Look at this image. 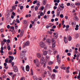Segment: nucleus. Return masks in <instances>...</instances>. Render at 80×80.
I'll return each instance as SVG.
<instances>
[{
  "mask_svg": "<svg viewBox=\"0 0 80 80\" xmlns=\"http://www.w3.org/2000/svg\"><path fill=\"white\" fill-rule=\"evenodd\" d=\"M58 33L57 32L53 33V37L54 39L57 40V38H58Z\"/></svg>",
  "mask_w": 80,
  "mask_h": 80,
  "instance_id": "1",
  "label": "nucleus"
},
{
  "mask_svg": "<svg viewBox=\"0 0 80 80\" xmlns=\"http://www.w3.org/2000/svg\"><path fill=\"white\" fill-rule=\"evenodd\" d=\"M45 58L43 57H42L40 59V63L42 65H43L44 63H45Z\"/></svg>",
  "mask_w": 80,
  "mask_h": 80,
  "instance_id": "2",
  "label": "nucleus"
},
{
  "mask_svg": "<svg viewBox=\"0 0 80 80\" xmlns=\"http://www.w3.org/2000/svg\"><path fill=\"white\" fill-rule=\"evenodd\" d=\"M39 45L41 48H44L45 47V43H44L43 42H40L39 43Z\"/></svg>",
  "mask_w": 80,
  "mask_h": 80,
  "instance_id": "3",
  "label": "nucleus"
},
{
  "mask_svg": "<svg viewBox=\"0 0 80 80\" xmlns=\"http://www.w3.org/2000/svg\"><path fill=\"white\" fill-rule=\"evenodd\" d=\"M24 53L25 51H22L20 56V58H22V59H23V58L24 57Z\"/></svg>",
  "mask_w": 80,
  "mask_h": 80,
  "instance_id": "4",
  "label": "nucleus"
},
{
  "mask_svg": "<svg viewBox=\"0 0 80 80\" xmlns=\"http://www.w3.org/2000/svg\"><path fill=\"white\" fill-rule=\"evenodd\" d=\"M30 45V42L29 41L26 42L25 44L23 46V48H25L26 46H28Z\"/></svg>",
  "mask_w": 80,
  "mask_h": 80,
  "instance_id": "5",
  "label": "nucleus"
},
{
  "mask_svg": "<svg viewBox=\"0 0 80 80\" xmlns=\"http://www.w3.org/2000/svg\"><path fill=\"white\" fill-rule=\"evenodd\" d=\"M23 33H24L23 30V29H22L20 33V37H23Z\"/></svg>",
  "mask_w": 80,
  "mask_h": 80,
  "instance_id": "6",
  "label": "nucleus"
},
{
  "mask_svg": "<svg viewBox=\"0 0 80 80\" xmlns=\"http://www.w3.org/2000/svg\"><path fill=\"white\" fill-rule=\"evenodd\" d=\"M35 65L37 67H40V62L39 61H37Z\"/></svg>",
  "mask_w": 80,
  "mask_h": 80,
  "instance_id": "7",
  "label": "nucleus"
},
{
  "mask_svg": "<svg viewBox=\"0 0 80 80\" xmlns=\"http://www.w3.org/2000/svg\"><path fill=\"white\" fill-rule=\"evenodd\" d=\"M36 56L38 58H41V57H42V56L41 55V54L39 53H37L36 54Z\"/></svg>",
  "mask_w": 80,
  "mask_h": 80,
  "instance_id": "8",
  "label": "nucleus"
},
{
  "mask_svg": "<svg viewBox=\"0 0 80 80\" xmlns=\"http://www.w3.org/2000/svg\"><path fill=\"white\" fill-rule=\"evenodd\" d=\"M59 10H63V8H64V6H62L61 4H59Z\"/></svg>",
  "mask_w": 80,
  "mask_h": 80,
  "instance_id": "9",
  "label": "nucleus"
},
{
  "mask_svg": "<svg viewBox=\"0 0 80 80\" xmlns=\"http://www.w3.org/2000/svg\"><path fill=\"white\" fill-rule=\"evenodd\" d=\"M15 72H18V68L17 67V66H14L13 68Z\"/></svg>",
  "mask_w": 80,
  "mask_h": 80,
  "instance_id": "10",
  "label": "nucleus"
},
{
  "mask_svg": "<svg viewBox=\"0 0 80 80\" xmlns=\"http://www.w3.org/2000/svg\"><path fill=\"white\" fill-rule=\"evenodd\" d=\"M26 69L27 72H29V70H30V67H29V66L27 65L26 66Z\"/></svg>",
  "mask_w": 80,
  "mask_h": 80,
  "instance_id": "11",
  "label": "nucleus"
},
{
  "mask_svg": "<svg viewBox=\"0 0 80 80\" xmlns=\"http://www.w3.org/2000/svg\"><path fill=\"white\" fill-rule=\"evenodd\" d=\"M64 40L65 43H67L68 42V39H67V38L64 37Z\"/></svg>",
  "mask_w": 80,
  "mask_h": 80,
  "instance_id": "12",
  "label": "nucleus"
},
{
  "mask_svg": "<svg viewBox=\"0 0 80 80\" xmlns=\"http://www.w3.org/2000/svg\"><path fill=\"white\" fill-rule=\"evenodd\" d=\"M74 20H75L76 21H78V18L77 16H75L74 18Z\"/></svg>",
  "mask_w": 80,
  "mask_h": 80,
  "instance_id": "13",
  "label": "nucleus"
},
{
  "mask_svg": "<svg viewBox=\"0 0 80 80\" xmlns=\"http://www.w3.org/2000/svg\"><path fill=\"white\" fill-rule=\"evenodd\" d=\"M52 43H56V41L55 40V38H52Z\"/></svg>",
  "mask_w": 80,
  "mask_h": 80,
  "instance_id": "14",
  "label": "nucleus"
},
{
  "mask_svg": "<svg viewBox=\"0 0 80 80\" xmlns=\"http://www.w3.org/2000/svg\"><path fill=\"white\" fill-rule=\"evenodd\" d=\"M46 42L49 43H50L51 42H52V41L50 40V39H48L46 40Z\"/></svg>",
  "mask_w": 80,
  "mask_h": 80,
  "instance_id": "15",
  "label": "nucleus"
},
{
  "mask_svg": "<svg viewBox=\"0 0 80 80\" xmlns=\"http://www.w3.org/2000/svg\"><path fill=\"white\" fill-rule=\"evenodd\" d=\"M9 58H10L11 60H13L14 59V57L13 56H9Z\"/></svg>",
  "mask_w": 80,
  "mask_h": 80,
  "instance_id": "16",
  "label": "nucleus"
},
{
  "mask_svg": "<svg viewBox=\"0 0 80 80\" xmlns=\"http://www.w3.org/2000/svg\"><path fill=\"white\" fill-rule=\"evenodd\" d=\"M37 5L38 7H40V2L39 1H37Z\"/></svg>",
  "mask_w": 80,
  "mask_h": 80,
  "instance_id": "17",
  "label": "nucleus"
},
{
  "mask_svg": "<svg viewBox=\"0 0 80 80\" xmlns=\"http://www.w3.org/2000/svg\"><path fill=\"white\" fill-rule=\"evenodd\" d=\"M68 39L69 41H71V40H72V37L70 36H68Z\"/></svg>",
  "mask_w": 80,
  "mask_h": 80,
  "instance_id": "18",
  "label": "nucleus"
},
{
  "mask_svg": "<svg viewBox=\"0 0 80 80\" xmlns=\"http://www.w3.org/2000/svg\"><path fill=\"white\" fill-rule=\"evenodd\" d=\"M78 27H79L78 25H77L76 26V28H75V30H78Z\"/></svg>",
  "mask_w": 80,
  "mask_h": 80,
  "instance_id": "19",
  "label": "nucleus"
},
{
  "mask_svg": "<svg viewBox=\"0 0 80 80\" xmlns=\"http://www.w3.org/2000/svg\"><path fill=\"white\" fill-rule=\"evenodd\" d=\"M75 5H76V6H80V3L76 2L75 3Z\"/></svg>",
  "mask_w": 80,
  "mask_h": 80,
  "instance_id": "20",
  "label": "nucleus"
},
{
  "mask_svg": "<svg viewBox=\"0 0 80 80\" xmlns=\"http://www.w3.org/2000/svg\"><path fill=\"white\" fill-rule=\"evenodd\" d=\"M46 2H47V0H43L42 1V3L43 5H45L46 4Z\"/></svg>",
  "mask_w": 80,
  "mask_h": 80,
  "instance_id": "21",
  "label": "nucleus"
},
{
  "mask_svg": "<svg viewBox=\"0 0 80 80\" xmlns=\"http://www.w3.org/2000/svg\"><path fill=\"white\" fill-rule=\"evenodd\" d=\"M11 28L12 29V30H10L11 32H13V30H15V28H14L13 26H12Z\"/></svg>",
  "mask_w": 80,
  "mask_h": 80,
  "instance_id": "22",
  "label": "nucleus"
},
{
  "mask_svg": "<svg viewBox=\"0 0 80 80\" xmlns=\"http://www.w3.org/2000/svg\"><path fill=\"white\" fill-rule=\"evenodd\" d=\"M57 59L59 64H60V60H61L60 58H58Z\"/></svg>",
  "mask_w": 80,
  "mask_h": 80,
  "instance_id": "23",
  "label": "nucleus"
},
{
  "mask_svg": "<svg viewBox=\"0 0 80 80\" xmlns=\"http://www.w3.org/2000/svg\"><path fill=\"white\" fill-rule=\"evenodd\" d=\"M53 62L52 61L49 62H48V64L49 65H52V64H53Z\"/></svg>",
  "mask_w": 80,
  "mask_h": 80,
  "instance_id": "24",
  "label": "nucleus"
},
{
  "mask_svg": "<svg viewBox=\"0 0 80 80\" xmlns=\"http://www.w3.org/2000/svg\"><path fill=\"white\" fill-rule=\"evenodd\" d=\"M43 55H47V51H44L43 52Z\"/></svg>",
  "mask_w": 80,
  "mask_h": 80,
  "instance_id": "25",
  "label": "nucleus"
},
{
  "mask_svg": "<svg viewBox=\"0 0 80 80\" xmlns=\"http://www.w3.org/2000/svg\"><path fill=\"white\" fill-rule=\"evenodd\" d=\"M16 23H20V21H19V19H16Z\"/></svg>",
  "mask_w": 80,
  "mask_h": 80,
  "instance_id": "26",
  "label": "nucleus"
},
{
  "mask_svg": "<svg viewBox=\"0 0 80 80\" xmlns=\"http://www.w3.org/2000/svg\"><path fill=\"white\" fill-rule=\"evenodd\" d=\"M47 68L51 72H52V69L50 67H49V66H47Z\"/></svg>",
  "mask_w": 80,
  "mask_h": 80,
  "instance_id": "27",
  "label": "nucleus"
},
{
  "mask_svg": "<svg viewBox=\"0 0 80 80\" xmlns=\"http://www.w3.org/2000/svg\"><path fill=\"white\" fill-rule=\"evenodd\" d=\"M70 6L71 7H72V8H74L75 6V4L73 3H72L70 5Z\"/></svg>",
  "mask_w": 80,
  "mask_h": 80,
  "instance_id": "28",
  "label": "nucleus"
},
{
  "mask_svg": "<svg viewBox=\"0 0 80 80\" xmlns=\"http://www.w3.org/2000/svg\"><path fill=\"white\" fill-rule=\"evenodd\" d=\"M60 12H57L56 16L57 17H58L59 16V15H60Z\"/></svg>",
  "mask_w": 80,
  "mask_h": 80,
  "instance_id": "29",
  "label": "nucleus"
},
{
  "mask_svg": "<svg viewBox=\"0 0 80 80\" xmlns=\"http://www.w3.org/2000/svg\"><path fill=\"white\" fill-rule=\"evenodd\" d=\"M27 23V20H24L23 21V24H26Z\"/></svg>",
  "mask_w": 80,
  "mask_h": 80,
  "instance_id": "30",
  "label": "nucleus"
},
{
  "mask_svg": "<svg viewBox=\"0 0 80 80\" xmlns=\"http://www.w3.org/2000/svg\"><path fill=\"white\" fill-rule=\"evenodd\" d=\"M38 6H36L35 8V11H37V10H38Z\"/></svg>",
  "mask_w": 80,
  "mask_h": 80,
  "instance_id": "31",
  "label": "nucleus"
},
{
  "mask_svg": "<svg viewBox=\"0 0 80 80\" xmlns=\"http://www.w3.org/2000/svg\"><path fill=\"white\" fill-rule=\"evenodd\" d=\"M52 48H55V47L56 45L55 43H52Z\"/></svg>",
  "mask_w": 80,
  "mask_h": 80,
  "instance_id": "32",
  "label": "nucleus"
},
{
  "mask_svg": "<svg viewBox=\"0 0 80 80\" xmlns=\"http://www.w3.org/2000/svg\"><path fill=\"white\" fill-rule=\"evenodd\" d=\"M78 37H79V34H76V36H75V38H78Z\"/></svg>",
  "mask_w": 80,
  "mask_h": 80,
  "instance_id": "33",
  "label": "nucleus"
},
{
  "mask_svg": "<svg viewBox=\"0 0 80 80\" xmlns=\"http://www.w3.org/2000/svg\"><path fill=\"white\" fill-rule=\"evenodd\" d=\"M76 47H79L80 46V44H77L76 45Z\"/></svg>",
  "mask_w": 80,
  "mask_h": 80,
  "instance_id": "34",
  "label": "nucleus"
},
{
  "mask_svg": "<svg viewBox=\"0 0 80 80\" xmlns=\"http://www.w3.org/2000/svg\"><path fill=\"white\" fill-rule=\"evenodd\" d=\"M1 44L2 46H3V45H4V44H5V42H3V41H2V42H1Z\"/></svg>",
  "mask_w": 80,
  "mask_h": 80,
  "instance_id": "35",
  "label": "nucleus"
},
{
  "mask_svg": "<svg viewBox=\"0 0 80 80\" xmlns=\"http://www.w3.org/2000/svg\"><path fill=\"white\" fill-rule=\"evenodd\" d=\"M53 71L54 73H57V71L55 69H53Z\"/></svg>",
  "mask_w": 80,
  "mask_h": 80,
  "instance_id": "36",
  "label": "nucleus"
},
{
  "mask_svg": "<svg viewBox=\"0 0 80 80\" xmlns=\"http://www.w3.org/2000/svg\"><path fill=\"white\" fill-rule=\"evenodd\" d=\"M43 13L42 12H41L40 13V15L42 17V16H43Z\"/></svg>",
  "mask_w": 80,
  "mask_h": 80,
  "instance_id": "37",
  "label": "nucleus"
},
{
  "mask_svg": "<svg viewBox=\"0 0 80 80\" xmlns=\"http://www.w3.org/2000/svg\"><path fill=\"white\" fill-rule=\"evenodd\" d=\"M37 2H38L37 0H36L34 1L33 2V4H35L36 3H37Z\"/></svg>",
  "mask_w": 80,
  "mask_h": 80,
  "instance_id": "38",
  "label": "nucleus"
},
{
  "mask_svg": "<svg viewBox=\"0 0 80 80\" xmlns=\"http://www.w3.org/2000/svg\"><path fill=\"white\" fill-rule=\"evenodd\" d=\"M61 68L63 70H66V69H65L66 68L65 67H62V66H61Z\"/></svg>",
  "mask_w": 80,
  "mask_h": 80,
  "instance_id": "39",
  "label": "nucleus"
},
{
  "mask_svg": "<svg viewBox=\"0 0 80 80\" xmlns=\"http://www.w3.org/2000/svg\"><path fill=\"white\" fill-rule=\"evenodd\" d=\"M31 23L33 25H35V22L33 21H31Z\"/></svg>",
  "mask_w": 80,
  "mask_h": 80,
  "instance_id": "40",
  "label": "nucleus"
},
{
  "mask_svg": "<svg viewBox=\"0 0 80 80\" xmlns=\"http://www.w3.org/2000/svg\"><path fill=\"white\" fill-rule=\"evenodd\" d=\"M1 32V33H3V32H4V31L3 30V28H1L0 30Z\"/></svg>",
  "mask_w": 80,
  "mask_h": 80,
  "instance_id": "41",
  "label": "nucleus"
},
{
  "mask_svg": "<svg viewBox=\"0 0 80 80\" xmlns=\"http://www.w3.org/2000/svg\"><path fill=\"white\" fill-rule=\"evenodd\" d=\"M12 8L13 10H15V9H16V7H15V6H13L12 7Z\"/></svg>",
  "mask_w": 80,
  "mask_h": 80,
  "instance_id": "42",
  "label": "nucleus"
},
{
  "mask_svg": "<svg viewBox=\"0 0 80 80\" xmlns=\"http://www.w3.org/2000/svg\"><path fill=\"white\" fill-rule=\"evenodd\" d=\"M20 10H23V6H21L20 7Z\"/></svg>",
  "mask_w": 80,
  "mask_h": 80,
  "instance_id": "43",
  "label": "nucleus"
},
{
  "mask_svg": "<svg viewBox=\"0 0 80 80\" xmlns=\"http://www.w3.org/2000/svg\"><path fill=\"white\" fill-rule=\"evenodd\" d=\"M61 12V10H59V9L58 8L57 9V12H59L60 13V12Z\"/></svg>",
  "mask_w": 80,
  "mask_h": 80,
  "instance_id": "44",
  "label": "nucleus"
},
{
  "mask_svg": "<svg viewBox=\"0 0 80 80\" xmlns=\"http://www.w3.org/2000/svg\"><path fill=\"white\" fill-rule=\"evenodd\" d=\"M7 48L8 50H10V46H8L7 47Z\"/></svg>",
  "mask_w": 80,
  "mask_h": 80,
  "instance_id": "45",
  "label": "nucleus"
},
{
  "mask_svg": "<svg viewBox=\"0 0 80 80\" xmlns=\"http://www.w3.org/2000/svg\"><path fill=\"white\" fill-rule=\"evenodd\" d=\"M60 17L61 18H63V15L62 14L60 15Z\"/></svg>",
  "mask_w": 80,
  "mask_h": 80,
  "instance_id": "46",
  "label": "nucleus"
},
{
  "mask_svg": "<svg viewBox=\"0 0 80 80\" xmlns=\"http://www.w3.org/2000/svg\"><path fill=\"white\" fill-rule=\"evenodd\" d=\"M20 80H25V77H22L20 79Z\"/></svg>",
  "mask_w": 80,
  "mask_h": 80,
  "instance_id": "47",
  "label": "nucleus"
},
{
  "mask_svg": "<svg viewBox=\"0 0 80 80\" xmlns=\"http://www.w3.org/2000/svg\"><path fill=\"white\" fill-rule=\"evenodd\" d=\"M52 27V26L47 25L46 26V28H49V27Z\"/></svg>",
  "mask_w": 80,
  "mask_h": 80,
  "instance_id": "48",
  "label": "nucleus"
},
{
  "mask_svg": "<svg viewBox=\"0 0 80 80\" xmlns=\"http://www.w3.org/2000/svg\"><path fill=\"white\" fill-rule=\"evenodd\" d=\"M21 69H22V70H23V71H24V70H25V67H21Z\"/></svg>",
  "mask_w": 80,
  "mask_h": 80,
  "instance_id": "49",
  "label": "nucleus"
},
{
  "mask_svg": "<svg viewBox=\"0 0 80 80\" xmlns=\"http://www.w3.org/2000/svg\"><path fill=\"white\" fill-rule=\"evenodd\" d=\"M8 58H7L5 60V62L6 63H8Z\"/></svg>",
  "mask_w": 80,
  "mask_h": 80,
  "instance_id": "50",
  "label": "nucleus"
},
{
  "mask_svg": "<svg viewBox=\"0 0 80 80\" xmlns=\"http://www.w3.org/2000/svg\"><path fill=\"white\" fill-rule=\"evenodd\" d=\"M8 53L9 55H12V52H9Z\"/></svg>",
  "mask_w": 80,
  "mask_h": 80,
  "instance_id": "51",
  "label": "nucleus"
},
{
  "mask_svg": "<svg viewBox=\"0 0 80 80\" xmlns=\"http://www.w3.org/2000/svg\"><path fill=\"white\" fill-rule=\"evenodd\" d=\"M57 53V51H54L53 52V54H56Z\"/></svg>",
  "mask_w": 80,
  "mask_h": 80,
  "instance_id": "52",
  "label": "nucleus"
},
{
  "mask_svg": "<svg viewBox=\"0 0 80 80\" xmlns=\"http://www.w3.org/2000/svg\"><path fill=\"white\" fill-rule=\"evenodd\" d=\"M57 7L56 6H54L53 7V9L54 10H56V9H57Z\"/></svg>",
  "mask_w": 80,
  "mask_h": 80,
  "instance_id": "53",
  "label": "nucleus"
},
{
  "mask_svg": "<svg viewBox=\"0 0 80 80\" xmlns=\"http://www.w3.org/2000/svg\"><path fill=\"white\" fill-rule=\"evenodd\" d=\"M8 74L10 75H13V72H8Z\"/></svg>",
  "mask_w": 80,
  "mask_h": 80,
  "instance_id": "54",
  "label": "nucleus"
},
{
  "mask_svg": "<svg viewBox=\"0 0 80 80\" xmlns=\"http://www.w3.org/2000/svg\"><path fill=\"white\" fill-rule=\"evenodd\" d=\"M3 42H7V40H6V39H3Z\"/></svg>",
  "mask_w": 80,
  "mask_h": 80,
  "instance_id": "55",
  "label": "nucleus"
},
{
  "mask_svg": "<svg viewBox=\"0 0 80 80\" xmlns=\"http://www.w3.org/2000/svg\"><path fill=\"white\" fill-rule=\"evenodd\" d=\"M1 37L2 38L5 37V35H4V34H3L2 33V35H1Z\"/></svg>",
  "mask_w": 80,
  "mask_h": 80,
  "instance_id": "56",
  "label": "nucleus"
},
{
  "mask_svg": "<svg viewBox=\"0 0 80 80\" xmlns=\"http://www.w3.org/2000/svg\"><path fill=\"white\" fill-rule=\"evenodd\" d=\"M18 3V1H16L15 2V5H17Z\"/></svg>",
  "mask_w": 80,
  "mask_h": 80,
  "instance_id": "57",
  "label": "nucleus"
},
{
  "mask_svg": "<svg viewBox=\"0 0 80 80\" xmlns=\"http://www.w3.org/2000/svg\"><path fill=\"white\" fill-rule=\"evenodd\" d=\"M14 64H15V63H14V62H12L11 63V65L12 66V67H13V66H14Z\"/></svg>",
  "mask_w": 80,
  "mask_h": 80,
  "instance_id": "58",
  "label": "nucleus"
},
{
  "mask_svg": "<svg viewBox=\"0 0 80 80\" xmlns=\"http://www.w3.org/2000/svg\"><path fill=\"white\" fill-rule=\"evenodd\" d=\"M44 9V7L43 6L41 8V10H43V9Z\"/></svg>",
  "mask_w": 80,
  "mask_h": 80,
  "instance_id": "59",
  "label": "nucleus"
},
{
  "mask_svg": "<svg viewBox=\"0 0 80 80\" xmlns=\"http://www.w3.org/2000/svg\"><path fill=\"white\" fill-rule=\"evenodd\" d=\"M33 78L34 80L37 79V77L35 76H33Z\"/></svg>",
  "mask_w": 80,
  "mask_h": 80,
  "instance_id": "60",
  "label": "nucleus"
},
{
  "mask_svg": "<svg viewBox=\"0 0 80 80\" xmlns=\"http://www.w3.org/2000/svg\"><path fill=\"white\" fill-rule=\"evenodd\" d=\"M66 72L67 73H69V72H70V71H69L68 69H66Z\"/></svg>",
  "mask_w": 80,
  "mask_h": 80,
  "instance_id": "61",
  "label": "nucleus"
},
{
  "mask_svg": "<svg viewBox=\"0 0 80 80\" xmlns=\"http://www.w3.org/2000/svg\"><path fill=\"white\" fill-rule=\"evenodd\" d=\"M47 13V14H48V15H49V14L50 13V11H48Z\"/></svg>",
  "mask_w": 80,
  "mask_h": 80,
  "instance_id": "62",
  "label": "nucleus"
},
{
  "mask_svg": "<svg viewBox=\"0 0 80 80\" xmlns=\"http://www.w3.org/2000/svg\"><path fill=\"white\" fill-rule=\"evenodd\" d=\"M67 6H70V3H68L67 4Z\"/></svg>",
  "mask_w": 80,
  "mask_h": 80,
  "instance_id": "63",
  "label": "nucleus"
},
{
  "mask_svg": "<svg viewBox=\"0 0 80 80\" xmlns=\"http://www.w3.org/2000/svg\"><path fill=\"white\" fill-rule=\"evenodd\" d=\"M78 79H80V75H78L77 77Z\"/></svg>",
  "mask_w": 80,
  "mask_h": 80,
  "instance_id": "64",
  "label": "nucleus"
}]
</instances>
